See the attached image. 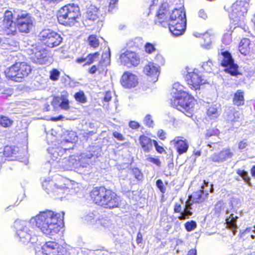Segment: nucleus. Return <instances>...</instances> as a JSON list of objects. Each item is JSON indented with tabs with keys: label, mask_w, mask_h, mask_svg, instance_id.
Listing matches in <instances>:
<instances>
[{
	"label": "nucleus",
	"mask_w": 255,
	"mask_h": 255,
	"mask_svg": "<svg viewBox=\"0 0 255 255\" xmlns=\"http://www.w3.org/2000/svg\"><path fill=\"white\" fill-rule=\"evenodd\" d=\"M89 197L94 204L105 209L118 208L121 205L120 197L112 189L103 185L94 187L89 193Z\"/></svg>",
	"instance_id": "obj_3"
},
{
	"label": "nucleus",
	"mask_w": 255,
	"mask_h": 255,
	"mask_svg": "<svg viewBox=\"0 0 255 255\" xmlns=\"http://www.w3.org/2000/svg\"><path fill=\"white\" fill-rule=\"evenodd\" d=\"M214 135V133L210 131H207V132L205 134V137L206 138H208L210 136Z\"/></svg>",
	"instance_id": "obj_61"
},
{
	"label": "nucleus",
	"mask_w": 255,
	"mask_h": 255,
	"mask_svg": "<svg viewBox=\"0 0 255 255\" xmlns=\"http://www.w3.org/2000/svg\"><path fill=\"white\" fill-rule=\"evenodd\" d=\"M94 151L92 150H89L87 152L83 158L85 159H91L94 156Z\"/></svg>",
	"instance_id": "obj_52"
},
{
	"label": "nucleus",
	"mask_w": 255,
	"mask_h": 255,
	"mask_svg": "<svg viewBox=\"0 0 255 255\" xmlns=\"http://www.w3.org/2000/svg\"><path fill=\"white\" fill-rule=\"evenodd\" d=\"M64 214L51 210L40 211L34 217L36 226L44 234L54 235L59 231L63 224Z\"/></svg>",
	"instance_id": "obj_2"
},
{
	"label": "nucleus",
	"mask_w": 255,
	"mask_h": 255,
	"mask_svg": "<svg viewBox=\"0 0 255 255\" xmlns=\"http://www.w3.org/2000/svg\"><path fill=\"white\" fill-rule=\"evenodd\" d=\"M121 63L128 67H136L140 63L138 54L132 51L126 50L120 56Z\"/></svg>",
	"instance_id": "obj_14"
},
{
	"label": "nucleus",
	"mask_w": 255,
	"mask_h": 255,
	"mask_svg": "<svg viewBox=\"0 0 255 255\" xmlns=\"http://www.w3.org/2000/svg\"><path fill=\"white\" fill-rule=\"evenodd\" d=\"M250 0H237L232 5L229 15L231 20L236 22L242 21L247 14Z\"/></svg>",
	"instance_id": "obj_8"
},
{
	"label": "nucleus",
	"mask_w": 255,
	"mask_h": 255,
	"mask_svg": "<svg viewBox=\"0 0 255 255\" xmlns=\"http://www.w3.org/2000/svg\"><path fill=\"white\" fill-rule=\"evenodd\" d=\"M248 146V142L246 139H243L240 141L238 144V148L240 149H243Z\"/></svg>",
	"instance_id": "obj_53"
},
{
	"label": "nucleus",
	"mask_w": 255,
	"mask_h": 255,
	"mask_svg": "<svg viewBox=\"0 0 255 255\" xmlns=\"http://www.w3.org/2000/svg\"><path fill=\"white\" fill-rule=\"evenodd\" d=\"M144 48L145 52L148 54L153 53L156 50L154 45L149 42L146 43Z\"/></svg>",
	"instance_id": "obj_40"
},
{
	"label": "nucleus",
	"mask_w": 255,
	"mask_h": 255,
	"mask_svg": "<svg viewBox=\"0 0 255 255\" xmlns=\"http://www.w3.org/2000/svg\"><path fill=\"white\" fill-rule=\"evenodd\" d=\"M178 155L186 153L189 149L188 141L182 136H176L171 141Z\"/></svg>",
	"instance_id": "obj_17"
},
{
	"label": "nucleus",
	"mask_w": 255,
	"mask_h": 255,
	"mask_svg": "<svg viewBox=\"0 0 255 255\" xmlns=\"http://www.w3.org/2000/svg\"><path fill=\"white\" fill-rule=\"evenodd\" d=\"M198 16L199 18L206 20L208 18V15L205 10L202 9L198 12Z\"/></svg>",
	"instance_id": "obj_49"
},
{
	"label": "nucleus",
	"mask_w": 255,
	"mask_h": 255,
	"mask_svg": "<svg viewBox=\"0 0 255 255\" xmlns=\"http://www.w3.org/2000/svg\"><path fill=\"white\" fill-rule=\"evenodd\" d=\"M60 100L61 102L59 104V107L62 110L68 111L70 109L69 101L67 99V95H61L60 97H55L52 100V104L55 105L59 103Z\"/></svg>",
	"instance_id": "obj_25"
},
{
	"label": "nucleus",
	"mask_w": 255,
	"mask_h": 255,
	"mask_svg": "<svg viewBox=\"0 0 255 255\" xmlns=\"http://www.w3.org/2000/svg\"><path fill=\"white\" fill-rule=\"evenodd\" d=\"M129 127L133 129H136L140 127V125L137 122L134 121H131L129 123Z\"/></svg>",
	"instance_id": "obj_50"
},
{
	"label": "nucleus",
	"mask_w": 255,
	"mask_h": 255,
	"mask_svg": "<svg viewBox=\"0 0 255 255\" xmlns=\"http://www.w3.org/2000/svg\"><path fill=\"white\" fill-rule=\"evenodd\" d=\"M195 103L193 96L182 90H176L170 101L172 107L189 117L193 116Z\"/></svg>",
	"instance_id": "obj_4"
},
{
	"label": "nucleus",
	"mask_w": 255,
	"mask_h": 255,
	"mask_svg": "<svg viewBox=\"0 0 255 255\" xmlns=\"http://www.w3.org/2000/svg\"><path fill=\"white\" fill-rule=\"evenodd\" d=\"M109 11L112 10L116 6L118 3V0H109Z\"/></svg>",
	"instance_id": "obj_51"
},
{
	"label": "nucleus",
	"mask_w": 255,
	"mask_h": 255,
	"mask_svg": "<svg viewBox=\"0 0 255 255\" xmlns=\"http://www.w3.org/2000/svg\"><path fill=\"white\" fill-rule=\"evenodd\" d=\"M38 37L42 45L51 48L59 45L63 41V38L60 34L50 29L43 30Z\"/></svg>",
	"instance_id": "obj_9"
},
{
	"label": "nucleus",
	"mask_w": 255,
	"mask_h": 255,
	"mask_svg": "<svg viewBox=\"0 0 255 255\" xmlns=\"http://www.w3.org/2000/svg\"><path fill=\"white\" fill-rule=\"evenodd\" d=\"M153 145L157 153L159 154L166 153V150L164 147L159 145L156 140L153 139Z\"/></svg>",
	"instance_id": "obj_43"
},
{
	"label": "nucleus",
	"mask_w": 255,
	"mask_h": 255,
	"mask_svg": "<svg viewBox=\"0 0 255 255\" xmlns=\"http://www.w3.org/2000/svg\"><path fill=\"white\" fill-rule=\"evenodd\" d=\"M99 9L96 6L91 5L87 9L86 17L89 20L95 21L99 18Z\"/></svg>",
	"instance_id": "obj_27"
},
{
	"label": "nucleus",
	"mask_w": 255,
	"mask_h": 255,
	"mask_svg": "<svg viewBox=\"0 0 255 255\" xmlns=\"http://www.w3.org/2000/svg\"><path fill=\"white\" fill-rule=\"evenodd\" d=\"M224 203L222 201H218L215 205L214 208L213 209L214 214L217 217H219L221 214V212L224 210Z\"/></svg>",
	"instance_id": "obj_35"
},
{
	"label": "nucleus",
	"mask_w": 255,
	"mask_h": 255,
	"mask_svg": "<svg viewBox=\"0 0 255 255\" xmlns=\"http://www.w3.org/2000/svg\"><path fill=\"white\" fill-rule=\"evenodd\" d=\"M195 154V155H197V156H200L201 155V152H200V151H197Z\"/></svg>",
	"instance_id": "obj_63"
},
{
	"label": "nucleus",
	"mask_w": 255,
	"mask_h": 255,
	"mask_svg": "<svg viewBox=\"0 0 255 255\" xmlns=\"http://www.w3.org/2000/svg\"><path fill=\"white\" fill-rule=\"evenodd\" d=\"M111 54L110 49L108 51L103 53L102 59L99 62L98 65H93L88 69V73L91 74H94L99 70L100 67L102 66L104 63H109L110 61Z\"/></svg>",
	"instance_id": "obj_21"
},
{
	"label": "nucleus",
	"mask_w": 255,
	"mask_h": 255,
	"mask_svg": "<svg viewBox=\"0 0 255 255\" xmlns=\"http://www.w3.org/2000/svg\"><path fill=\"white\" fill-rule=\"evenodd\" d=\"M33 27V18L29 12L21 10V12L17 14L15 18L10 10L7 9L3 13L1 31L4 35L13 37L18 33L27 34Z\"/></svg>",
	"instance_id": "obj_1"
},
{
	"label": "nucleus",
	"mask_w": 255,
	"mask_h": 255,
	"mask_svg": "<svg viewBox=\"0 0 255 255\" xmlns=\"http://www.w3.org/2000/svg\"><path fill=\"white\" fill-rule=\"evenodd\" d=\"M245 93L241 90H238L234 94L233 97V104L237 107L243 106L245 105Z\"/></svg>",
	"instance_id": "obj_26"
},
{
	"label": "nucleus",
	"mask_w": 255,
	"mask_h": 255,
	"mask_svg": "<svg viewBox=\"0 0 255 255\" xmlns=\"http://www.w3.org/2000/svg\"><path fill=\"white\" fill-rule=\"evenodd\" d=\"M251 228H247V229L245 230V232H250V231H251Z\"/></svg>",
	"instance_id": "obj_64"
},
{
	"label": "nucleus",
	"mask_w": 255,
	"mask_h": 255,
	"mask_svg": "<svg viewBox=\"0 0 255 255\" xmlns=\"http://www.w3.org/2000/svg\"><path fill=\"white\" fill-rule=\"evenodd\" d=\"M203 182L204 185L201 186V189L194 192L189 197L193 203H202L208 198L209 193H205L204 189L205 186L208 185V183L206 180Z\"/></svg>",
	"instance_id": "obj_18"
},
{
	"label": "nucleus",
	"mask_w": 255,
	"mask_h": 255,
	"mask_svg": "<svg viewBox=\"0 0 255 255\" xmlns=\"http://www.w3.org/2000/svg\"><path fill=\"white\" fill-rule=\"evenodd\" d=\"M43 1L47 2L48 3H50L52 2H54L56 0H43Z\"/></svg>",
	"instance_id": "obj_62"
},
{
	"label": "nucleus",
	"mask_w": 255,
	"mask_h": 255,
	"mask_svg": "<svg viewBox=\"0 0 255 255\" xmlns=\"http://www.w3.org/2000/svg\"><path fill=\"white\" fill-rule=\"evenodd\" d=\"M75 100L79 103L85 104L87 102V99L83 91H79L74 95Z\"/></svg>",
	"instance_id": "obj_33"
},
{
	"label": "nucleus",
	"mask_w": 255,
	"mask_h": 255,
	"mask_svg": "<svg viewBox=\"0 0 255 255\" xmlns=\"http://www.w3.org/2000/svg\"><path fill=\"white\" fill-rule=\"evenodd\" d=\"M60 72L57 69L54 68L50 71V79L53 81L58 80Z\"/></svg>",
	"instance_id": "obj_39"
},
{
	"label": "nucleus",
	"mask_w": 255,
	"mask_h": 255,
	"mask_svg": "<svg viewBox=\"0 0 255 255\" xmlns=\"http://www.w3.org/2000/svg\"><path fill=\"white\" fill-rule=\"evenodd\" d=\"M168 10L165 7H160L157 13L156 23L163 27H168L170 31L175 36H179L183 33L186 29V20L172 21L169 22Z\"/></svg>",
	"instance_id": "obj_6"
},
{
	"label": "nucleus",
	"mask_w": 255,
	"mask_h": 255,
	"mask_svg": "<svg viewBox=\"0 0 255 255\" xmlns=\"http://www.w3.org/2000/svg\"><path fill=\"white\" fill-rule=\"evenodd\" d=\"M112 99V97L110 95V94L108 93H106L104 97V101L105 102H108L110 101Z\"/></svg>",
	"instance_id": "obj_58"
},
{
	"label": "nucleus",
	"mask_w": 255,
	"mask_h": 255,
	"mask_svg": "<svg viewBox=\"0 0 255 255\" xmlns=\"http://www.w3.org/2000/svg\"><path fill=\"white\" fill-rule=\"evenodd\" d=\"M250 172H251V174L252 176L254 179H255V165H253L251 167V168L250 169Z\"/></svg>",
	"instance_id": "obj_59"
},
{
	"label": "nucleus",
	"mask_w": 255,
	"mask_h": 255,
	"mask_svg": "<svg viewBox=\"0 0 255 255\" xmlns=\"http://www.w3.org/2000/svg\"><path fill=\"white\" fill-rule=\"evenodd\" d=\"M12 124V120L8 117L4 116H0V126L3 128H9Z\"/></svg>",
	"instance_id": "obj_36"
},
{
	"label": "nucleus",
	"mask_w": 255,
	"mask_h": 255,
	"mask_svg": "<svg viewBox=\"0 0 255 255\" xmlns=\"http://www.w3.org/2000/svg\"><path fill=\"white\" fill-rule=\"evenodd\" d=\"M113 135L114 137H115L119 140L123 141L125 140V137H124L123 134L120 132H118L117 131H114L113 133Z\"/></svg>",
	"instance_id": "obj_54"
},
{
	"label": "nucleus",
	"mask_w": 255,
	"mask_h": 255,
	"mask_svg": "<svg viewBox=\"0 0 255 255\" xmlns=\"http://www.w3.org/2000/svg\"><path fill=\"white\" fill-rule=\"evenodd\" d=\"M156 186L162 194H164L166 192V188L164 186L162 180H157L156 181Z\"/></svg>",
	"instance_id": "obj_42"
},
{
	"label": "nucleus",
	"mask_w": 255,
	"mask_h": 255,
	"mask_svg": "<svg viewBox=\"0 0 255 255\" xmlns=\"http://www.w3.org/2000/svg\"><path fill=\"white\" fill-rule=\"evenodd\" d=\"M131 172L134 177L138 181L142 180L143 175L140 170L138 168L134 167L131 169Z\"/></svg>",
	"instance_id": "obj_38"
},
{
	"label": "nucleus",
	"mask_w": 255,
	"mask_h": 255,
	"mask_svg": "<svg viewBox=\"0 0 255 255\" xmlns=\"http://www.w3.org/2000/svg\"><path fill=\"white\" fill-rule=\"evenodd\" d=\"M233 155L229 148H224L219 152L213 154L211 157V160L214 162H222L232 157Z\"/></svg>",
	"instance_id": "obj_19"
},
{
	"label": "nucleus",
	"mask_w": 255,
	"mask_h": 255,
	"mask_svg": "<svg viewBox=\"0 0 255 255\" xmlns=\"http://www.w3.org/2000/svg\"><path fill=\"white\" fill-rule=\"evenodd\" d=\"M217 109L213 107H209L207 111V114L209 117H216L217 115Z\"/></svg>",
	"instance_id": "obj_47"
},
{
	"label": "nucleus",
	"mask_w": 255,
	"mask_h": 255,
	"mask_svg": "<svg viewBox=\"0 0 255 255\" xmlns=\"http://www.w3.org/2000/svg\"><path fill=\"white\" fill-rule=\"evenodd\" d=\"M146 161L150 163H152L158 167L161 166V162L158 157H154L152 156H148L146 158Z\"/></svg>",
	"instance_id": "obj_41"
},
{
	"label": "nucleus",
	"mask_w": 255,
	"mask_h": 255,
	"mask_svg": "<svg viewBox=\"0 0 255 255\" xmlns=\"http://www.w3.org/2000/svg\"><path fill=\"white\" fill-rule=\"evenodd\" d=\"M142 235L140 232H138L136 235V242L137 244H139L142 242Z\"/></svg>",
	"instance_id": "obj_55"
},
{
	"label": "nucleus",
	"mask_w": 255,
	"mask_h": 255,
	"mask_svg": "<svg viewBox=\"0 0 255 255\" xmlns=\"http://www.w3.org/2000/svg\"><path fill=\"white\" fill-rule=\"evenodd\" d=\"M186 80L189 87L195 90L199 89L200 86L204 84L201 76L195 71L188 72L186 75Z\"/></svg>",
	"instance_id": "obj_16"
},
{
	"label": "nucleus",
	"mask_w": 255,
	"mask_h": 255,
	"mask_svg": "<svg viewBox=\"0 0 255 255\" xmlns=\"http://www.w3.org/2000/svg\"><path fill=\"white\" fill-rule=\"evenodd\" d=\"M174 213H181V206L179 203H176L174 206Z\"/></svg>",
	"instance_id": "obj_56"
},
{
	"label": "nucleus",
	"mask_w": 255,
	"mask_h": 255,
	"mask_svg": "<svg viewBox=\"0 0 255 255\" xmlns=\"http://www.w3.org/2000/svg\"><path fill=\"white\" fill-rule=\"evenodd\" d=\"M81 15L79 7L72 4H67L60 7L57 11L56 17L58 23L67 27H72L78 22Z\"/></svg>",
	"instance_id": "obj_5"
},
{
	"label": "nucleus",
	"mask_w": 255,
	"mask_h": 255,
	"mask_svg": "<svg viewBox=\"0 0 255 255\" xmlns=\"http://www.w3.org/2000/svg\"><path fill=\"white\" fill-rule=\"evenodd\" d=\"M250 40L249 38H243L239 44V50L240 52L244 55H247L249 54L250 51Z\"/></svg>",
	"instance_id": "obj_30"
},
{
	"label": "nucleus",
	"mask_w": 255,
	"mask_h": 255,
	"mask_svg": "<svg viewBox=\"0 0 255 255\" xmlns=\"http://www.w3.org/2000/svg\"><path fill=\"white\" fill-rule=\"evenodd\" d=\"M186 230L188 232H191L197 228V224L195 221L191 220L186 222L184 224Z\"/></svg>",
	"instance_id": "obj_37"
},
{
	"label": "nucleus",
	"mask_w": 255,
	"mask_h": 255,
	"mask_svg": "<svg viewBox=\"0 0 255 255\" xmlns=\"http://www.w3.org/2000/svg\"><path fill=\"white\" fill-rule=\"evenodd\" d=\"M64 117L62 115H59L58 117H52L50 118V120L53 122L62 120Z\"/></svg>",
	"instance_id": "obj_57"
},
{
	"label": "nucleus",
	"mask_w": 255,
	"mask_h": 255,
	"mask_svg": "<svg viewBox=\"0 0 255 255\" xmlns=\"http://www.w3.org/2000/svg\"><path fill=\"white\" fill-rule=\"evenodd\" d=\"M120 83L124 88L131 89L138 85V79L136 75L129 71H126L121 76Z\"/></svg>",
	"instance_id": "obj_15"
},
{
	"label": "nucleus",
	"mask_w": 255,
	"mask_h": 255,
	"mask_svg": "<svg viewBox=\"0 0 255 255\" xmlns=\"http://www.w3.org/2000/svg\"><path fill=\"white\" fill-rule=\"evenodd\" d=\"M155 64L158 66L163 65L164 64V59L160 54H157L155 57Z\"/></svg>",
	"instance_id": "obj_46"
},
{
	"label": "nucleus",
	"mask_w": 255,
	"mask_h": 255,
	"mask_svg": "<svg viewBox=\"0 0 255 255\" xmlns=\"http://www.w3.org/2000/svg\"><path fill=\"white\" fill-rule=\"evenodd\" d=\"M31 58L35 63L44 64L48 61L47 53L43 50H38L35 48L33 50Z\"/></svg>",
	"instance_id": "obj_23"
},
{
	"label": "nucleus",
	"mask_w": 255,
	"mask_h": 255,
	"mask_svg": "<svg viewBox=\"0 0 255 255\" xmlns=\"http://www.w3.org/2000/svg\"><path fill=\"white\" fill-rule=\"evenodd\" d=\"M100 56L99 52L88 54L86 57H80L76 59V63L82 64L83 66H89L92 64Z\"/></svg>",
	"instance_id": "obj_22"
},
{
	"label": "nucleus",
	"mask_w": 255,
	"mask_h": 255,
	"mask_svg": "<svg viewBox=\"0 0 255 255\" xmlns=\"http://www.w3.org/2000/svg\"><path fill=\"white\" fill-rule=\"evenodd\" d=\"M41 252L42 255H71L66 246L53 241L45 242L41 246Z\"/></svg>",
	"instance_id": "obj_11"
},
{
	"label": "nucleus",
	"mask_w": 255,
	"mask_h": 255,
	"mask_svg": "<svg viewBox=\"0 0 255 255\" xmlns=\"http://www.w3.org/2000/svg\"><path fill=\"white\" fill-rule=\"evenodd\" d=\"M144 73L147 76L157 79L159 71L157 67L153 65V63H149L146 65L143 69Z\"/></svg>",
	"instance_id": "obj_28"
},
{
	"label": "nucleus",
	"mask_w": 255,
	"mask_h": 255,
	"mask_svg": "<svg viewBox=\"0 0 255 255\" xmlns=\"http://www.w3.org/2000/svg\"><path fill=\"white\" fill-rule=\"evenodd\" d=\"M19 151V148L15 145H7L3 148L2 155L5 158H10L14 156Z\"/></svg>",
	"instance_id": "obj_29"
},
{
	"label": "nucleus",
	"mask_w": 255,
	"mask_h": 255,
	"mask_svg": "<svg viewBox=\"0 0 255 255\" xmlns=\"http://www.w3.org/2000/svg\"><path fill=\"white\" fill-rule=\"evenodd\" d=\"M222 59L220 66L225 68L224 71L232 76H237L240 75L239 71L238 65L235 63L231 54L228 51H222L220 53Z\"/></svg>",
	"instance_id": "obj_12"
},
{
	"label": "nucleus",
	"mask_w": 255,
	"mask_h": 255,
	"mask_svg": "<svg viewBox=\"0 0 255 255\" xmlns=\"http://www.w3.org/2000/svg\"><path fill=\"white\" fill-rule=\"evenodd\" d=\"M15 228H19L20 225L21 228L17 231L16 235L20 242L23 244H27L30 242L33 235V227L31 224L25 220H16L14 223Z\"/></svg>",
	"instance_id": "obj_10"
},
{
	"label": "nucleus",
	"mask_w": 255,
	"mask_h": 255,
	"mask_svg": "<svg viewBox=\"0 0 255 255\" xmlns=\"http://www.w3.org/2000/svg\"><path fill=\"white\" fill-rule=\"evenodd\" d=\"M186 255H196V250L195 249L190 250Z\"/></svg>",
	"instance_id": "obj_60"
},
{
	"label": "nucleus",
	"mask_w": 255,
	"mask_h": 255,
	"mask_svg": "<svg viewBox=\"0 0 255 255\" xmlns=\"http://www.w3.org/2000/svg\"><path fill=\"white\" fill-rule=\"evenodd\" d=\"M32 72L31 65L24 61L15 62L6 69L5 77L8 80L20 82L27 77Z\"/></svg>",
	"instance_id": "obj_7"
},
{
	"label": "nucleus",
	"mask_w": 255,
	"mask_h": 255,
	"mask_svg": "<svg viewBox=\"0 0 255 255\" xmlns=\"http://www.w3.org/2000/svg\"><path fill=\"white\" fill-rule=\"evenodd\" d=\"M237 174L239 175L244 180V181L247 183L249 185H251V179L248 173V172L241 169H238L236 170Z\"/></svg>",
	"instance_id": "obj_34"
},
{
	"label": "nucleus",
	"mask_w": 255,
	"mask_h": 255,
	"mask_svg": "<svg viewBox=\"0 0 255 255\" xmlns=\"http://www.w3.org/2000/svg\"><path fill=\"white\" fill-rule=\"evenodd\" d=\"M65 180L61 179L54 183L53 181H44L42 186L44 190L52 196H59L63 194L66 190L68 189L67 184L65 183Z\"/></svg>",
	"instance_id": "obj_13"
},
{
	"label": "nucleus",
	"mask_w": 255,
	"mask_h": 255,
	"mask_svg": "<svg viewBox=\"0 0 255 255\" xmlns=\"http://www.w3.org/2000/svg\"><path fill=\"white\" fill-rule=\"evenodd\" d=\"M89 45L94 48H97L100 45V41L98 36L94 34L90 35L87 38Z\"/></svg>",
	"instance_id": "obj_32"
},
{
	"label": "nucleus",
	"mask_w": 255,
	"mask_h": 255,
	"mask_svg": "<svg viewBox=\"0 0 255 255\" xmlns=\"http://www.w3.org/2000/svg\"><path fill=\"white\" fill-rule=\"evenodd\" d=\"M144 123L147 127H152L153 125V121L150 115H147L144 118Z\"/></svg>",
	"instance_id": "obj_45"
},
{
	"label": "nucleus",
	"mask_w": 255,
	"mask_h": 255,
	"mask_svg": "<svg viewBox=\"0 0 255 255\" xmlns=\"http://www.w3.org/2000/svg\"><path fill=\"white\" fill-rule=\"evenodd\" d=\"M169 22L174 21L175 22L179 20H186L185 12L182 7L174 8L170 13L168 18Z\"/></svg>",
	"instance_id": "obj_24"
},
{
	"label": "nucleus",
	"mask_w": 255,
	"mask_h": 255,
	"mask_svg": "<svg viewBox=\"0 0 255 255\" xmlns=\"http://www.w3.org/2000/svg\"><path fill=\"white\" fill-rule=\"evenodd\" d=\"M238 217H234L233 214H231L226 219V223L228 227L232 230L233 234L235 235L237 231V220Z\"/></svg>",
	"instance_id": "obj_31"
},
{
	"label": "nucleus",
	"mask_w": 255,
	"mask_h": 255,
	"mask_svg": "<svg viewBox=\"0 0 255 255\" xmlns=\"http://www.w3.org/2000/svg\"><path fill=\"white\" fill-rule=\"evenodd\" d=\"M192 215V212L190 210L186 209L183 212L181 213L178 218L181 220H184L186 218H188L189 216Z\"/></svg>",
	"instance_id": "obj_44"
},
{
	"label": "nucleus",
	"mask_w": 255,
	"mask_h": 255,
	"mask_svg": "<svg viewBox=\"0 0 255 255\" xmlns=\"http://www.w3.org/2000/svg\"><path fill=\"white\" fill-rule=\"evenodd\" d=\"M157 135L160 140H165L166 139V133L163 129L158 130Z\"/></svg>",
	"instance_id": "obj_48"
},
{
	"label": "nucleus",
	"mask_w": 255,
	"mask_h": 255,
	"mask_svg": "<svg viewBox=\"0 0 255 255\" xmlns=\"http://www.w3.org/2000/svg\"><path fill=\"white\" fill-rule=\"evenodd\" d=\"M139 144L145 152H149L152 149L153 145V139L147 135L142 134L138 137Z\"/></svg>",
	"instance_id": "obj_20"
}]
</instances>
